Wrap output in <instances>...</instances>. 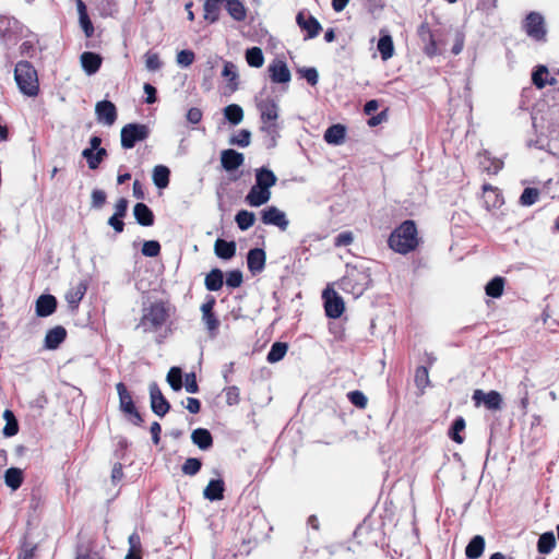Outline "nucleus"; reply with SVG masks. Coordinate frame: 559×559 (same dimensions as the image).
Returning a JSON list of instances; mask_svg holds the SVG:
<instances>
[{
    "instance_id": "f257e3e1",
    "label": "nucleus",
    "mask_w": 559,
    "mask_h": 559,
    "mask_svg": "<svg viewBox=\"0 0 559 559\" xmlns=\"http://www.w3.org/2000/svg\"><path fill=\"white\" fill-rule=\"evenodd\" d=\"M559 124V90H551L534 106L532 126L536 133L549 135Z\"/></svg>"
},
{
    "instance_id": "f03ea898",
    "label": "nucleus",
    "mask_w": 559,
    "mask_h": 559,
    "mask_svg": "<svg viewBox=\"0 0 559 559\" xmlns=\"http://www.w3.org/2000/svg\"><path fill=\"white\" fill-rule=\"evenodd\" d=\"M142 316L136 329L144 333H155L173 324L176 314V307L167 300H155L143 302Z\"/></svg>"
},
{
    "instance_id": "7ed1b4c3",
    "label": "nucleus",
    "mask_w": 559,
    "mask_h": 559,
    "mask_svg": "<svg viewBox=\"0 0 559 559\" xmlns=\"http://www.w3.org/2000/svg\"><path fill=\"white\" fill-rule=\"evenodd\" d=\"M389 247L401 254H406L418 246L417 227L414 221H404L390 235Z\"/></svg>"
},
{
    "instance_id": "20e7f679",
    "label": "nucleus",
    "mask_w": 559,
    "mask_h": 559,
    "mask_svg": "<svg viewBox=\"0 0 559 559\" xmlns=\"http://www.w3.org/2000/svg\"><path fill=\"white\" fill-rule=\"evenodd\" d=\"M14 80L21 93L34 97L39 92V82L37 71L34 66L26 60L19 61L14 68Z\"/></svg>"
},
{
    "instance_id": "39448f33",
    "label": "nucleus",
    "mask_w": 559,
    "mask_h": 559,
    "mask_svg": "<svg viewBox=\"0 0 559 559\" xmlns=\"http://www.w3.org/2000/svg\"><path fill=\"white\" fill-rule=\"evenodd\" d=\"M371 283L370 275L365 271L353 269L347 271L341 280L340 286L344 292L352 293L358 297L369 287Z\"/></svg>"
},
{
    "instance_id": "423d86ee",
    "label": "nucleus",
    "mask_w": 559,
    "mask_h": 559,
    "mask_svg": "<svg viewBox=\"0 0 559 559\" xmlns=\"http://www.w3.org/2000/svg\"><path fill=\"white\" fill-rule=\"evenodd\" d=\"M116 389L119 396L120 411L126 415L130 423L135 426H141L144 420L140 412L136 409L132 395L128 391L126 384L123 382H119L117 383Z\"/></svg>"
},
{
    "instance_id": "0eeeda50",
    "label": "nucleus",
    "mask_w": 559,
    "mask_h": 559,
    "mask_svg": "<svg viewBox=\"0 0 559 559\" xmlns=\"http://www.w3.org/2000/svg\"><path fill=\"white\" fill-rule=\"evenodd\" d=\"M150 135V128L146 124L132 122L122 127L121 146L124 150L133 148L136 143L145 141Z\"/></svg>"
},
{
    "instance_id": "6e6552de",
    "label": "nucleus",
    "mask_w": 559,
    "mask_h": 559,
    "mask_svg": "<svg viewBox=\"0 0 559 559\" xmlns=\"http://www.w3.org/2000/svg\"><path fill=\"white\" fill-rule=\"evenodd\" d=\"M523 29L535 41H546L547 29L540 13L530 12L523 22Z\"/></svg>"
},
{
    "instance_id": "1a4fd4ad",
    "label": "nucleus",
    "mask_w": 559,
    "mask_h": 559,
    "mask_svg": "<svg viewBox=\"0 0 559 559\" xmlns=\"http://www.w3.org/2000/svg\"><path fill=\"white\" fill-rule=\"evenodd\" d=\"M322 298L324 300V310L328 318H340L345 309L343 298L333 289L323 290Z\"/></svg>"
},
{
    "instance_id": "9d476101",
    "label": "nucleus",
    "mask_w": 559,
    "mask_h": 559,
    "mask_svg": "<svg viewBox=\"0 0 559 559\" xmlns=\"http://www.w3.org/2000/svg\"><path fill=\"white\" fill-rule=\"evenodd\" d=\"M260 215L263 224L276 226L282 231H285L289 225V221L287 219L285 212L274 205L263 209L260 212Z\"/></svg>"
},
{
    "instance_id": "9b49d317",
    "label": "nucleus",
    "mask_w": 559,
    "mask_h": 559,
    "mask_svg": "<svg viewBox=\"0 0 559 559\" xmlns=\"http://www.w3.org/2000/svg\"><path fill=\"white\" fill-rule=\"evenodd\" d=\"M150 400L152 412L158 417H164L169 412L170 404L156 382L150 384Z\"/></svg>"
},
{
    "instance_id": "f8f14e48",
    "label": "nucleus",
    "mask_w": 559,
    "mask_h": 559,
    "mask_svg": "<svg viewBox=\"0 0 559 559\" xmlns=\"http://www.w3.org/2000/svg\"><path fill=\"white\" fill-rule=\"evenodd\" d=\"M216 300L213 296H207L206 301L201 306L202 321L204 322L211 336H215L219 326V320L214 313Z\"/></svg>"
},
{
    "instance_id": "ddd939ff",
    "label": "nucleus",
    "mask_w": 559,
    "mask_h": 559,
    "mask_svg": "<svg viewBox=\"0 0 559 559\" xmlns=\"http://www.w3.org/2000/svg\"><path fill=\"white\" fill-rule=\"evenodd\" d=\"M472 399L476 406L483 403L490 411H499L502 407V396L495 390L487 393L481 390H475Z\"/></svg>"
},
{
    "instance_id": "4468645a",
    "label": "nucleus",
    "mask_w": 559,
    "mask_h": 559,
    "mask_svg": "<svg viewBox=\"0 0 559 559\" xmlns=\"http://www.w3.org/2000/svg\"><path fill=\"white\" fill-rule=\"evenodd\" d=\"M95 115L99 123L110 127L117 120V108L112 102L104 99L96 103Z\"/></svg>"
},
{
    "instance_id": "2eb2a0df",
    "label": "nucleus",
    "mask_w": 559,
    "mask_h": 559,
    "mask_svg": "<svg viewBox=\"0 0 559 559\" xmlns=\"http://www.w3.org/2000/svg\"><path fill=\"white\" fill-rule=\"evenodd\" d=\"M257 108L260 112L261 122H271L277 120L278 105L274 98H257Z\"/></svg>"
},
{
    "instance_id": "dca6fc26",
    "label": "nucleus",
    "mask_w": 559,
    "mask_h": 559,
    "mask_svg": "<svg viewBox=\"0 0 559 559\" xmlns=\"http://www.w3.org/2000/svg\"><path fill=\"white\" fill-rule=\"evenodd\" d=\"M296 22L302 31L307 32L306 38H314L322 29L320 22L314 16L304 11L298 12Z\"/></svg>"
},
{
    "instance_id": "f3484780",
    "label": "nucleus",
    "mask_w": 559,
    "mask_h": 559,
    "mask_svg": "<svg viewBox=\"0 0 559 559\" xmlns=\"http://www.w3.org/2000/svg\"><path fill=\"white\" fill-rule=\"evenodd\" d=\"M58 306L57 298L50 294L40 295L35 302V312L37 317L46 318L51 316Z\"/></svg>"
},
{
    "instance_id": "a211bd4d",
    "label": "nucleus",
    "mask_w": 559,
    "mask_h": 559,
    "mask_svg": "<svg viewBox=\"0 0 559 559\" xmlns=\"http://www.w3.org/2000/svg\"><path fill=\"white\" fill-rule=\"evenodd\" d=\"M265 251L261 248H253L248 251L247 265L252 275L261 273L265 267Z\"/></svg>"
},
{
    "instance_id": "6ab92c4d",
    "label": "nucleus",
    "mask_w": 559,
    "mask_h": 559,
    "mask_svg": "<svg viewBox=\"0 0 559 559\" xmlns=\"http://www.w3.org/2000/svg\"><path fill=\"white\" fill-rule=\"evenodd\" d=\"M269 73L274 83H288L292 79L290 71L285 61L275 59L269 66Z\"/></svg>"
},
{
    "instance_id": "aec40b11",
    "label": "nucleus",
    "mask_w": 559,
    "mask_h": 559,
    "mask_svg": "<svg viewBox=\"0 0 559 559\" xmlns=\"http://www.w3.org/2000/svg\"><path fill=\"white\" fill-rule=\"evenodd\" d=\"M270 199L271 191L254 183L247 193L245 201L250 206L258 207L267 203Z\"/></svg>"
},
{
    "instance_id": "412c9836",
    "label": "nucleus",
    "mask_w": 559,
    "mask_h": 559,
    "mask_svg": "<svg viewBox=\"0 0 559 559\" xmlns=\"http://www.w3.org/2000/svg\"><path fill=\"white\" fill-rule=\"evenodd\" d=\"M243 154L233 148L224 150L221 153L222 167L226 171H234L238 169L243 164Z\"/></svg>"
},
{
    "instance_id": "4be33fe9",
    "label": "nucleus",
    "mask_w": 559,
    "mask_h": 559,
    "mask_svg": "<svg viewBox=\"0 0 559 559\" xmlns=\"http://www.w3.org/2000/svg\"><path fill=\"white\" fill-rule=\"evenodd\" d=\"M66 337L67 330L61 325H57L47 331L44 346L50 350L57 349L64 342Z\"/></svg>"
},
{
    "instance_id": "5701e85b",
    "label": "nucleus",
    "mask_w": 559,
    "mask_h": 559,
    "mask_svg": "<svg viewBox=\"0 0 559 559\" xmlns=\"http://www.w3.org/2000/svg\"><path fill=\"white\" fill-rule=\"evenodd\" d=\"M80 60L82 68L87 75L95 74L99 70L103 62L102 56L92 51L83 52L80 57Z\"/></svg>"
},
{
    "instance_id": "b1692460",
    "label": "nucleus",
    "mask_w": 559,
    "mask_h": 559,
    "mask_svg": "<svg viewBox=\"0 0 559 559\" xmlns=\"http://www.w3.org/2000/svg\"><path fill=\"white\" fill-rule=\"evenodd\" d=\"M133 216L136 223L144 227H150L154 224L153 211L143 202H139L133 206Z\"/></svg>"
},
{
    "instance_id": "393cba45",
    "label": "nucleus",
    "mask_w": 559,
    "mask_h": 559,
    "mask_svg": "<svg viewBox=\"0 0 559 559\" xmlns=\"http://www.w3.org/2000/svg\"><path fill=\"white\" fill-rule=\"evenodd\" d=\"M222 76L227 81L229 93H235L239 86V74L236 64L231 61H224Z\"/></svg>"
},
{
    "instance_id": "a878e982",
    "label": "nucleus",
    "mask_w": 559,
    "mask_h": 559,
    "mask_svg": "<svg viewBox=\"0 0 559 559\" xmlns=\"http://www.w3.org/2000/svg\"><path fill=\"white\" fill-rule=\"evenodd\" d=\"M225 483L223 479H211L203 490V496L210 501H218L224 498Z\"/></svg>"
},
{
    "instance_id": "bb28decb",
    "label": "nucleus",
    "mask_w": 559,
    "mask_h": 559,
    "mask_svg": "<svg viewBox=\"0 0 559 559\" xmlns=\"http://www.w3.org/2000/svg\"><path fill=\"white\" fill-rule=\"evenodd\" d=\"M87 290L86 281H80L75 286L71 287L66 294V300L71 309H76Z\"/></svg>"
},
{
    "instance_id": "cd10ccee",
    "label": "nucleus",
    "mask_w": 559,
    "mask_h": 559,
    "mask_svg": "<svg viewBox=\"0 0 559 559\" xmlns=\"http://www.w3.org/2000/svg\"><path fill=\"white\" fill-rule=\"evenodd\" d=\"M192 442L203 451H206L213 445V437L210 430L205 428H197L191 433Z\"/></svg>"
},
{
    "instance_id": "c85d7f7f",
    "label": "nucleus",
    "mask_w": 559,
    "mask_h": 559,
    "mask_svg": "<svg viewBox=\"0 0 559 559\" xmlns=\"http://www.w3.org/2000/svg\"><path fill=\"white\" fill-rule=\"evenodd\" d=\"M346 135V128L343 124L336 123L330 126L324 132V141L332 145H340L344 142Z\"/></svg>"
},
{
    "instance_id": "c756f323",
    "label": "nucleus",
    "mask_w": 559,
    "mask_h": 559,
    "mask_svg": "<svg viewBox=\"0 0 559 559\" xmlns=\"http://www.w3.org/2000/svg\"><path fill=\"white\" fill-rule=\"evenodd\" d=\"M236 242L218 238L214 245L215 254L223 260H230L236 254Z\"/></svg>"
},
{
    "instance_id": "7c9ffc66",
    "label": "nucleus",
    "mask_w": 559,
    "mask_h": 559,
    "mask_svg": "<svg viewBox=\"0 0 559 559\" xmlns=\"http://www.w3.org/2000/svg\"><path fill=\"white\" fill-rule=\"evenodd\" d=\"M277 177L267 167H260L255 169V185L270 190L276 185Z\"/></svg>"
},
{
    "instance_id": "2f4dec72",
    "label": "nucleus",
    "mask_w": 559,
    "mask_h": 559,
    "mask_svg": "<svg viewBox=\"0 0 559 559\" xmlns=\"http://www.w3.org/2000/svg\"><path fill=\"white\" fill-rule=\"evenodd\" d=\"M261 132L265 134V144L267 148L276 146L277 138L280 136V126L277 121L262 122L260 127Z\"/></svg>"
},
{
    "instance_id": "473e14b6",
    "label": "nucleus",
    "mask_w": 559,
    "mask_h": 559,
    "mask_svg": "<svg viewBox=\"0 0 559 559\" xmlns=\"http://www.w3.org/2000/svg\"><path fill=\"white\" fill-rule=\"evenodd\" d=\"M204 285L210 292H217L224 285V273L221 269H212L205 276Z\"/></svg>"
},
{
    "instance_id": "72a5a7b5",
    "label": "nucleus",
    "mask_w": 559,
    "mask_h": 559,
    "mask_svg": "<svg viewBox=\"0 0 559 559\" xmlns=\"http://www.w3.org/2000/svg\"><path fill=\"white\" fill-rule=\"evenodd\" d=\"M225 9L228 14L237 22H242L247 17V9L240 0H226Z\"/></svg>"
},
{
    "instance_id": "f704fd0d",
    "label": "nucleus",
    "mask_w": 559,
    "mask_h": 559,
    "mask_svg": "<svg viewBox=\"0 0 559 559\" xmlns=\"http://www.w3.org/2000/svg\"><path fill=\"white\" fill-rule=\"evenodd\" d=\"M485 549V538L480 535H475L465 548V555L468 559L479 558Z\"/></svg>"
},
{
    "instance_id": "c9c22d12",
    "label": "nucleus",
    "mask_w": 559,
    "mask_h": 559,
    "mask_svg": "<svg viewBox=\"0 0 559 559\" xmlns=\"http://www.w3.org/2000/svg\"><path fill=\"white\" fill-rule=\"evenodd\" d=\"M170 170L167 166L157 165L153 169V182L158 189H165L169 185Z\"/></svg>"
},
{
    "instance_id": "e433bc0d",
    "label": "nucleus",
    "mask_w": 559,
    "mask_h": 559,
    "mask_svg": "<svg viewBox=\"0 0 559 559\" xmlns=\"http://www.w3.org/2000/svg\"><path fill=\"white\" fill-rule=\"evenodd\" d=\"M4 483L12 490L19 489L23 484V472L17 467H10L4 472Z\"/></svg>"
},
{
    "instance_id": "4c0bfd02",
    "label": "nucleus",
    "mask_w": 559,
    "mask_h": 559,
    "mask_svg": "<svg viewBox=\"0 0 559 559\" xmlns=\"http://www.w3.org/2000/svg\"><path fill=\"white\" fill-rule=\"evenodd\" d=\"M377 48L381 55L382 60L392 58L394 53L393 39L390 34H382L378 40Z\"/></svg>"
},
{
    "instance_id": "58836bf2",
    "label": "nucleus",
    "mask_w": 559,
    "mask_h": 559,
    "mask_svg": "<svg viewBox=\"0 0 559 559\" xmlns=\"http://www.w3.org/2000/svg\"><path fill=\"white\" fill-rule=\"evenodd\" d=\"M504 278L502 276H495L485 286V293L491 298H499L503 294Z\"/></svg>"
},
{
    "instance_id": "ea45409f",
    "label": "nucleus",
    "mask_w": 559,
    "mask_h": 559,
    "mask_svg": "<svg viewBox=\"0 0 559 559\" xmlns=\"http://www.w3.org/2000/svg\"><path fill=\"white\" fill-rule=\"evenodd\" d=\"M219 0H205L203 9H204V19L210 23H215L219 19L221 11Z\"/></svg>"
},
{
    "instance_id": "a19ab883",
    "label": "nucleus",
    "mask_w": 559,
    "mask_h": 559,
    "mask_svg": "<svg viewBox=\"0 0 559 559\" xmlns=\"http://www.w3.org/2000/svg\"><path fill=\"white\" fill-rule=\"evenodd\" d=\"M288 349L287 343L284 342H275L272 344L267 355L266 360L270 364H275L284 358Z\"/></svg>"
},
{
    "instance_id": "79ce46f5",
    "label": "nucleus",
    "mask_w": 559,
    "mask_h": 559,
    "mask_svg": "<svg viewBox=\"0 0 559 559\" xmlns=\"http://www.w3.org/2000/svg\"><path fill=\"white\" fill-rule=\"evenodd\" d=\"M225 119L233 126L239 124L243 119V110L237 104H230L224 108Z\"/></svg>"
},
{
    "instance_id": "37998d69",
    "label": "nucleus",
    "mask_w": 559,
    "mask_h": 559,
    "mask_svg": "<svg viewBox=\"0 0 559 559\" xmlns=\"http://www.w3.org/2000/svg\"><path fill=\"white\" fill-rule=\"evenodd\" d=\"M235 222L240 230H247L253 226L255 222V215L253 212L240 210L235 216Z\"/></svg>"
},
{
    "instance_id": "c03bdc74",
    "label": "nucleus",
    "mask_w": 559,
    "mask_h": 559,
    "mask_svg": "<svg viewBox=\"0 0 559 559\" xmlns=\"http://www.w3.org/2000/svg\"><path fill=\"white\" fill-rule=\"evenodd\" d=\"M465 419L462 416L456 417L448 432V436L456 443L461 444L464 441V437L461 432L465 429Z\"/></svg>"
},
{
    "instance_id": "a18cd8bd",
    "label": "nucleus",
    "mask_w": 559,
    "mask_h": 559,
    "mask_svg": "<svg viewBox=\"0 0 559 559\" xmlns=\"http://www.w3.org/2000/svg\"><path fill=\"white\" fill-rule=\"evenodd\" d=\"M247 63L252 68H261L264 63V56L260 47H251L245 53Z\"/></svg>"
},
{
    "instance_id": "49530a36",
    "label": "nucleus",
    "mask_w": 559,
    "mask_h": 559,
    "mask_svg": "<svg viewBox=\"0 0 559 559\" xmlns=\"http://www.w3.org/2000/svg\"><path fill=\"white\" fill-rule=\"evenodd\" d=\"M17 25V20L8 15H0V37L11 39L13 29Z\"/></svg>"
},
{
    "instance_id": "de8ad7c7",
    "label": "nucleus",
    "mask_w": 559,
    "mask_h": 559,
    "mask_svg": "<svg viewBox=\"0 0 559 559\" xmlns=\"http://www.w3.org/2000/svg\"><path fill=\"white\" fill-rule=\"evenodd\" d=\"M556 545L554 533L547 532L540 535L537 542V549L540 554H549Z\"/></svg>"
},
{
    "instance_id": "09e8293b",
    "label": "nucleus",
    "mask_w": 559,
    "mask_h": 559,
    "mask_svg": "<svg viewBox=\"0 0 559 559\" xmlns=\"http://www.w3.org/2000/svg\"><path fill=\"white\" fill-rule=\"evenodd\" d=\"M548 69L544 64L535 67L532 72V82L537 88H544L547 84Z\"/></svg>"
},
{
    "instance_id": "8fccbe9b",
    "label": "nucleus",
    "mask_w": 559,
    "mask_h": 559,
    "mask_svg": "<svg viewBox=\"0 0 559 559\" xmlns=\"http://www.w3.org/2000/svg\"><path fill=\"white\" fill-rule=\"evenodd\" d=\"M170 388L174 391H180L182 389V372L179 367H171L166 378Z\"/></svg>"
},
{
    "instance_id": "3c124183",
    "label": "nucleus",
    "mask_w": 559,
    "mask_h": 559,
    "mask_svg": "<svg viewBox=\"0 0 559 559\" xmlns=\"http://www.w3.org/2000/svg\"><path fill=\"white\" fill-rule=\"evenodd\" d=\"M202 467V461L198 457H189L185 461L181 466V471L185 475L194 476Z\"/></svg>"
},
{
    "instance_id": "603ef678",
    "label": "nucleus",
    "mask_w": 559,
    "mask_h": 559,
    "mask_svg": "<svg viewBox=\"0 0 559 559\" xmlns=\"http://www.w3.org/2000/svg\"><path fill=\"white\" fill-rule=\"evenodd\" d=\"M539 190L536 188H525L520 197L519 203L522 206H531L537 202Z\"/></svg>"
},
{
    "instance_id": "864d4df0",
    "label": "nucleus",
    "mask_w": 559,
    "mask_h": 559,
    "mask_svg": "<svg viewBox=\"0 0 559 559\" xmlns=\"http://www.w3.org/2000/svg\"><path fill=\"white\" fill-rule=\"evenodd\" d=\"M348 401L359 409H365L368 404V399L364 392L354 390L347 393Z\"/></svg>"
},
{
    "instance_id": "5fc2aeb1",
    "label": "nucleus",
    "mask_w": 559,
    "mask_h": 559,
    "mask_svg": "<svg viewBox=\"0 0 559 559\" xmlns=\"http://www.w3.org/2000/svg\"><path fill=\"white\" fill-rule=\"evenodd\" d=\"M251 132L247 129H242L237 135L230 138L229 143L240 147H247L250 144Z\"/></svg>"
},
{
    "instance_id": "6e6d98bb",
    "label": "nucleus",
    "mask_w": 559,
    "mask_h": 559,
    "mask_svg": "<svg viewBox=\"0 0 559 559\" xmlns=\"http://www.w3.org/2000/svg\"><path fill=\"white\" fill-rule=\"evenodd\" d=\"M160 252V245L156 240H146L142 246V254L148 258H155Z\"/></svg>"
},
{
    "instance_id": "4d7b16f0",
    "label": "nucleus",
    "mask_w": 559,
    "mask_h": 559,
    "mask_svg": "<svg viewBox=\"0 0 559 559\" xmlns=\"http://www.w3.org/2000/svg\"><path fill=\"white\" fill-rule=\"evenodd\" d=\"M298 73L301 78H304L311 86L318 84L319 73L316 68H301L298 70Z\"/></svg>"
},
{
    "instance_id": "13d9d810",
    "label": "nucleus",
    "mask_w": 559,
    "mask_h": 559,
    "mask_svg": "<svg viewBox=\"0 0 559 559\" xmlns=\"http://www.w3.org/2000/svg\"><path fill=\"white\" fill-rule=\"evenodd\" d=\"M415 383L418 388H426L429 384V372L426 366H419L415 372Z\"/></svg>"
},
{
    "instance_id": "bf43d9fd",
    "label": "nucleus",
    "mask_w": 559,
    "mask_h": 559,
    "mask_svg": "<svg viewBox=\"0 0 559 559\" xmlns=\"http://www.w3.org/2000/svg\"><path fill=\"white\" fill-rule=\"evenodd\" d=\"M243 277L240 270L229 271L226 275V285L230 288H237L242 284Z\"/></svg>"
},
{
    "instance_id": "052dcab7",
    "label": "nucleus",
    "mask_w": 559,
    "mask_h": 559,
    "mask_svg": "<svg viewBox=\"0 0 559 559\" xmlns=\"http://www.w3.org/2000/svg\"><path fill=\"white\" fill-rule=\"evenodd\" d=\"M194 52L189 49H183L177 53V63L183 68L191 66L194 61Z\"/></svg>"
},
{
    "instance_id": "680f3d73",
    "label": "nucleus",
    "mask_w": 559,
    "mask_h": 559,
    "mask_svg": "<svg viewBox=\"0 0 559 559\" xmlns=\"http://www.w3.org/2000/svg\"><path fill=\"white\" fill-rule=\"evenodd\" d=\"M226 395V403L230 406L237 405L240 401L239 388L230 385L224 389Z\"/></svg>"
},
{
    "instance_id": "e2e57ef3",
    "label": "nucleus",
    "mask_w": 559,
    "mask_h": 559,
    "mask_svg": "<svg viewBox=\"0 0 559 559\" xmlns=\"http://www.w3.org/2000/svg\"><path fill=\"white\" fill-rule=\"evenodd\" d=\"M145 66L150 71H157L162 68L163 63L157 53L147 52L145 55Z\"/></svg>"
},
{
    "instance_id": "0e129e2a",
    "label": "nucleus",
    "mask_w": 559,
    "mask_h": 559,
    "mask_svg": "<svg viewBox=\"0 0 559 559\" xmlns=\"http://www.w3.org/2000/svg\"><path fill=\"white\" fill-rule=\"evenodd\" d=\"M92 207L93 209H102L106 202V193L105 191L100 190V189H94L92 191Z\"/></svg>"
},
{
    "instance_id": "69168bd1",
    "label": "nucleus",
    "mask_w": 559,
    "mask_h": 559,
    "mask_svg": "<svg viewBox=\"0 0 559 559\" xmlns=\"http://www.w3.org/2000/svg\"><path fill=\"white\" fill-rule=\"evenodd\" d=\"M83 158L86 159L88 168L90 169H97L100 165L99 159L97 158V155L95 154V151L92 150H83L82 151Z\"/></svg>"
},
{
    "instance_id": "338daca9",
    "label": "nucleus",
    "mask_w": 559,
    "mask_h": 559,
    "mask_svg": "<svg viewBox=\"0 0 559 559\" xmlns=\"http://www.w3.org/2000/svg\"><path fill=\"white\" fill-rule=\"evenodd\" d=\"M79 21L85 36L92 37L94 35V26L88 14H82V16H79Z\"/></svg>"
},
{
    "instance_id": "774afa93",
    "label": "nucleus",
    "mask_w": 559,
    "mask_h": 559,
    "mask_svg": "<svg viewBox=\"0 0 559 559\" xmlns=\"http://www.w3.org/2000/svg\"><path fill=\"white\" fill-rule=\"evenodd\" d=\"M353 240H354V236H353L352 231H342L335 237L334 245L336 247H345V246L350 245L353 242Z\"/></svg>"
}]
</instances>
